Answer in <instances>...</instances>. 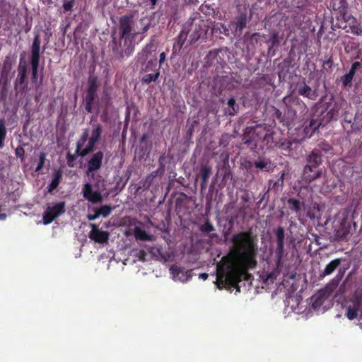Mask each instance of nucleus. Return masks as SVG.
Returning a JSON list of instances; mask_svg holds the SVG:
<instances>
[{
	"label": "nucleus",
	"mask_w": 362,
	"mask_h": 362,
	"mask_svg": "<svg viewBox=\"0 0 362 362\" xmlns=\"http://www.w3.org/2000/svg\"><path fill=\"white\" fill-rule=\"evenodd\" d=\"M98 102V93H91L86 92L85 97V110L87 112L91 113L93 112V107L94 103Z\"/></svg>",
	"instance_id": "17"
},
{
	"label": "nucleus",
	"mask_w": 362,
	"mask_h": 362,
	"mask_svg": "<svg viewBox=\"0 0 362 362\" xmlns=\"http://www.w3.org/2000/svg\"><path fill=\"white\" fill-rule=\"evenodd\" d=\"M304 136L310 138L314 134V131L312 130L308 124L305 125L303 129Z\"/></svg>",
	"instance_id": "49"
},
{
	"label": "nucleus",
	"mask_w": 362,
	"mask_h": 362,
	"mask_svg": "<svg viewBox=\"0 0 362 362\" xmlns=\"http://www.w3.org/2000/svg\"><path fill=\"white\" fill-rule=\"evenodd\" d=\"M197 28V30H194L197 33L194 35V38H199L200 36L204 33V30H202L201 28Z\"/></svg>",
	"instance_id": "56"
},
{
	"label": "nucleus",
	"mask_w": 362,
	"mask_h": 362,
	"mask_svg": "<svg viewBox=\"0 0 362 362\" xmlns=\"http://www.w3.org/2000/svg\"><path fill=\"white\" fill-rule=\"evenodd\" d=\"M113 207L110 205H103L100 207L94 209L93 214H88L87 219L88 221H94L97 219L100 216L104 218L107 217L112 211Z\"/></svg>",
	"instance_id": "14"
},
{
	"label": "nucleus",
	"mask_w": 362,
	"mask_h": 362,
	"mask_svg": "<svg viewBox=\"0 0 362 362\" xmlns=\"http://www.w3.org/2000/svg\"><path fill=\"white\" fill-rule=\"evenodd\" d=\"M279 76L280 78H285L286 77V74H284L282 71H279Z\"/></svg>",
	"instance_id": "63"
},
{
	"label": "nucleus",
	"mask_w": 362,
	"mask_h": 362,
	"mask_svg": "<svg viewBox=\"0 0 362 362\" xmlns=\"http://www.w3.org/2000/svg\"><path fill=\"white\" fill-rule=\"evenodd\" d=\"M361 67V63L359 62H355L352 64L351 67L348 74L344 75L341 78V81L344 88H346L352 81L353 78L356 74L357 69Z\"/></svg>",
	"instance_id": "16"
},
{
	"label": "nucleus",
	"mask_w": 362,
	"mask_h": 362,
	"mask_svg": "<svg viewBox=\"0 0 362 362\" xmlns=\"http://www.w3.org/2000/svg\"><path fill=\"white\" fill-rule=\"evenodd\" d=\"M266 124H258L247 127L244 131L242 141L254 152L262 150L263 140Z\"/></svg>",
	"instance_id": "3"
},
{
	"label": "nucleus",
	"mask_w": 362,
	"mask_h": 362,
	"mask_svg": "<svg viewBox=\"0 0 362 362\" xmlns=\"http://www.w3.org/2000/svg\"><path fill=\"white\" fill-rule=\"evenodd\" d=\"M230 109L228 110V115L233 116L236 115L239 110V105L235 103L234 98H230L227 103Z\"/></svg>",
	"instance_id": "36"
},
{
	"label": "nucleus",
	"mask_w": 362,
	"mask_h": 362,
	"mask_svg": "<svg viewBox=\"0 0 362 362\" xmlns=\"http://www.w3.org/2000/svg\"><path fill=\"white\" fill-rule=\"evenodd\" d=\"M212 168L208 164H202L198 176L201 177L202 182L200 184L201 189L203 190L206 187L209 177L211 175Z\"/></svg>",
	"instance_id": "15"
},
{
	"label": "nucleus",
	"mask_w": 362,
	"mask_h": 362,
	"mask_svg": "<svg viewBox=\"0 0 362 362\" xmlns=\"http://www.w3.org/2000/svg\"><path fill=\"white\" fill-rule=\"evenodd\" d=\"M37 69L38 67L32 66V79L33 81L37 79Z\"/></svg>",
	"instance_id": "55"
},
{
	"label": "nucleus",
	"mask_w": 362,
	"mask_h": 362,
	"mask_svg": "<svg viewBox=\"0 0 362 362\" xmlns=\"http://www.w3.org/2000/svg\"><path fill=\"white\" fill-rule=\"evenodd\" d=\"M98 141L96 140H94L93 139H88V144L83 149L81 148L80 151H76V153L81 157H84L86 155L92 153L94 151L95 148V145Z\"/></svg>",
	"instance_id": "20"
},
{
	"label": "nucleus",
	"mask_w": 362,
	"mask_h": 362,
	"mask_svg": "<svg viewBox=\"0 0 362 362\" xmlns=\"http://www.w3.org/2000/svg\"><path fill=\"white\" fill-rule=\"evenodd\" d=\"M292 141L287 139L286 138L282 137L278 139L276 148H279L282 151H284L285 154H288L292 151Z\"/></svg>",
	"instance_id": "21"
},
{
	"label": "nucleus",
	"mask_w": 362,
	"mask_h": 362,
	"mask_svg": "<svg viewBox=\"0 0 362 362\" xmlns=\"http://www.w3.org/2000/svg\"><path fill=\"white\" fill-rule=\"evenodd\" d=\"M231 241L233 262L217 266L216 284L220 289L233 287L239 290L238 283L242 277L257 266V239L250 230L234 234Z\"/></svg>",
	"instance_id": "1"
},
{
	"label": "nucleus",
	"mask_w": 362,
	"mask_h": 362,
	"mask_svg": "<svg viewBox=\"0 0 362 362\" xmlns=\"http://www.w3.org/2000/svg\"><path fill=\"white\" fill-rule=\"evenodd\" d=\"M348 303L346 317L350 320H353L357 317L362 319V290L357 291Z\"/></svg>",
	"instance_id": "4"
},
{
	"label": "nucleus",
	"mask_w": 362,
	"mask_h": 362,
	"mask_svg": "<svg viewBox=\"0 0 362 362\" xmlns=\"http://www.w3.org/2000/svg\"><path fill=\"white\" fill-rule=\"evenodd\" d=\"M265 195H266V193H264V194L262 196V197H261L260 200L257 202V204H260L262 202V201L264 199Z\"/></svg>",
	"instance_id": "64"
},
{
	"label": "nucleus",
	"mask_w": 362,
	"mask_h": 362,
	"mask_svg": "<svg viewBox=\"0 0 362 362\" xmlns=\"http://www.w3.org/2000/svg\"><path fill=\"white\" fill-rule=\"evenodd\" d=\"M341 264L340 259H334L331 261L329 264H327L324 269V271L320 274L321 276H325L331 274L334 272V271Z\"/></svg>",
	"instance_id": "22"
},
{
	"label": "nucleus",
	"mask_w": 362,
	"mask_h": 362,
	"mask_svg": "<svg viewBox=\"0 0 362 362\" xmlns=\"http://www.w3.org/2000/svg\"><path fill=\"white\" fill-rule=\"evenodd\" d=\"M27 144L24 143L22 145L18 146L15 150V155L17 158H20L21 162L25 160V150L23 146H26Z\"/></svg>",
	"instance_id": "40"
},
{
	"label": "nucleus",
	"mask_w": 362,
	"mask_h": 362,
	"mask_svg": "<svg viewBox=\"0 0 362 362\" xmlns=\"http://www.w3.org/2000/svg\"><path fill=\"white\" fill-rule=\"evenodd\" d=\"M235 219V217H233V216L226 218V221L228 223V227H230V228H233L234 226Z\"/></svg>",
	"instance_id": "53"
},
{
	"label": "nucleus",
	"mask_w": 362,
	"mask_h": 362,
	"mask_svg": "<svg viewBox=\"0 0 362 362\" xmlns=\"http://www.w3.org/2000/svg\"><path fill=\"white\" fill-rule=\"evenodd\" d=\"M306 164L303 167V174L305 181L310 183L322 176V169L320 166L323 160L319 150L313 149L305 158Z\"/></svg>",
	"instance_id": "2"
},
{
	"label": "nucleus",
	"mask_w": 362,
	"mask_h": 362,
	"mask_svg": "<svg viewBox=\"0 0 362 362\" xmlns=\"http://www.w3.org/2000/svg\"><path fill=\"white\" fill-rule=\"evenodd\" d=\"M314 149L319 150L320 154L322 156V153L333 154V147L327 141H321L319 143L316 148Z\"/></svg>",
	"instance_id": "26"
},
{
	"label": "nucleus",
	"mask_w": 362,
	"mask_h": 362,
	"mask_svg": "<svg viewBox=\"0 0 362 362\" xmlns=\"http://www.w3.org/2000/svg\"><path fill=\"white\" fill-rule=\"evenodd\" d=\"M274 131L269 126H267L266 124L264 134V136L262 137V149L264 147L271 149L275 148V147H276L278 139L274 137Z\"/></svg>",
	"instance_id": "10"
},
{
	"label": "nucleus",
	"mask_w": 362,
	"mask_h": 362,
	"mask_svg": "<svg viewBox=\"0 0 362 362\" xmlns=\"http://www.w3.org/2000/svg\"><path fill=\"white\" fill-rule=\"evenodd\" d=\"M102 133H103L102 124H100L99 123L93 124V129L91 132V136L90 138L99 141L101 138Z\"/></svg>",
	"instance_id": "29"
},
{
	"label": "nucleus",
	"mask_w": 362,
	"mask_h": 362,
	"mask_svg": "<svg viewBox=\"0 0 362 362\" xmlns=\"http://www.w3.org/2000/svg\"><path fill=\"white\" fill-rule=\"evenodd\" d=\"M74 3L72 1H68L64 3L63 8L65 11H71L73 8Z\"/></svg>",
	"instance_id": "51"
},
{
	"label": "nucleus",
	"mask_w": 362,
	"mask_h": 362,
	"mask_svg": "<svg viewBox=\"0 0 362 362\" xmlns=\"http://www.w3.org/2000/svg\"><path fill=\"white\" fill-rule=\"evenodd\" d=\"M348 233L346 232H341L339 230L337 231L336 235L339 240H343L346 238Z\"/></svg>",
	"instance_id": "52"
},
{
	"label": "nucleus",
	"mask_w": 362,
	"mask_h": 362,
	"mask_svg": "<svg viewBox=\"0 0 362 362\" xmlns=\"http://www.w3.org/2000/svg\"><path fill=\"white\" fill-rule=\"evenodd\" d=\"M134 236L136 239L140 240H152V235L148 234L146 230L139 227L134 229Z\"/></svg>",
	"instance_id": "28"
},
{
	"label": "nucleus",
	"mask_w": 362,
	"mask_h": 362,
	"mask_svg": "<svg viewBox=\"0 0 362 362\" xmlns=\"http://www.w3.org/2000/svg\"><path fill=\"white\" fill-rule=\"evenodd\" d=\"M82 194L83 198L92 204H99L103 200L101 193L99 191H93L91 184L88 182L83 185Z\"/></svg>",
	"instance_id": "9"
},
{
	"label": "nucleus",
	"mask_w": 362,
	"mask_h": 362,
	"mask_svg": "<svg viewBox=\"0 0 362 362\" xmlns=\"http://www.w3.org/2000/svg\"><path fill=\"white\" fill-rule=\"evenodd\" d=\"M308 125L310 126V129L314 131L315 133L320 127L321 122H317L315 119H311L309 122Z\"/></svg>",
	"instance_id": "47"
},
{
	"label": "nucleus",
	"mask_w": 362,
	"mask_h": 362,
	"mask_svg": "<svg viewBox=\"0 0 362 362\" xmlns=\"http://www.w3.org/2000/svg\"><path fill=\"white\" fill-rule=\"evenodd\" d=\"M120 32L122 37H134L138 35V30L135 29L134 21L132 17L123 16L119 20Z\"/></svg>",
	"instance_id": "7"
},
{
	"label": "nucleus",
	"mask_w": 362,
	"mask_h": 362,
	"mask_svg": "<svg viewBox=\"0 0 362 362\" xmlns=\"http://www.w3.org/2000/svg\"><path fill=\"white\" fill-rule=\"evenodd\" d=\"M276 239V247L275 250V262L277 267L283 264V259L285 255L284 240L285 230L282 226H279L274 230Z\"/></svg>",
	"instance_id": "5"
},
{
	"label": "nucleus",
	"mask_w": 362,
	"mask_h": 362,
	"mask_svg": "<svg viewBox=\"0 0 362 362\" xmlns=\"http://www.w3.org/2000/svg\"><path fill=\"white\" fill-rule=\"evenodd\" d=\"M296 90L298 95L311 100H315L318 97L317 90L312 89L305 81L297 84Z\"/></svg>",
	"instance_id": "12"
},
{
	"label": "nucleus",
	"mask_w": 362,
	"mask_h": 362,
	"mask_svg": "<svg viewBox=\"0 0 362 362\" xmlns=\"http://www.w3.org/2000/svg\"><path fill=\"white\" fill-rule=\"evenodd\" d=\"M62 179V171L59 169L52 175V180L47 187V192L51 193L57 188Z\"/></svg>",
	"instance_id": "18"
},
{
	"label": "nucleus",
	"mask_w": 362,
	"mask_h": 362,
	"mask_svg": "<svg viewBox=\"0 0 362 362\" xmlns=\"http://www.w3.org/2000/svg\"><path fill=\"white\" fill-rule=\"evenodd\" d=\"M340 108V105L338 104L337 103H335L333 105L332 107L327 112V116L329 117V118L330 119H337L339 115Z\"/></svg>",
	"instance_id": "37"
},
{
	"label": "nucleus",
	"mask_w": 362,
	"mask_h": 362,
	"mask_svg": "<svg viewBox=\"0 0 362 362\" xmlns=\"http://www.w3.org/2000/svg\"><path fill=\"white\" fill-rule=\"evenodd\" d=\"M46 159V153L45 152H40L39 155V162L35 169L36 172H39L44 166Z\"/></svg>",
	"instance_id": "44"
},
{
	"label": "nucleus",
	"mask_w": 362,
	"mask_h": 362,
	"mask_svg": "<svg viewBox=\"0 0 362 362\" xmlns=\"http://www.w3.org/2000/svg\"><path fill=\"white\" fill-rule=\"evenodd\" d=\"M27 74V65L25 63L23 64L21 62L18 67V74L15 83V87L22 86L25 83Z\"/></svg>",
	"instance_id": "19"
},
{
	"label": "nucleus",
	"mask_w": 362,
	"mask_h": 362,
	"mask_svg": "<svg viewBox=\"0 0 362 362\" xmlns=\"http://www.w3.org/2000/svg\"><path fill=\"white\" fill-rule=\"evenodd\" d=\"M209 277V274L206 273H202L199 275V278L202 279L203 280H206Z\"/></svg>",
	"instance_id": "61"
},
{
	"label": "nucleus",
	"mask_w": 362,
	"mask_h": 362,
	"mask_svg": "<svg viewBox=\"0 0 362 362\" xmlns=\"http://www.w3.org/2000/svg\"><path fill=\"white\" fill-rule=\"evenodd\" d=\"M248 207V206H246V205H244L243 206H241L240 209H239V212L240 214H243V218H245V209Z\"/></svg>",
	"instance_id": "59"
},
{
	"label": "nucleus",
	"mask_w": 362,
	"mask_h": 362,
	"mask_svg": "<svg viewBox=\"0 0 362 362\" xmlns=\"http://www.w3.org/2000/svg\"><path fill=\"white\" fill-rule=\"evenodd\" d=\"M273 117L277 119L280 123H282L284 126H288V122L285 120V117L283 115L281 110L274 107Z\"/></svg>",
	"instance_id": "38"
},
{
	"label": "nucleus",
	"mask_w": 362,
	"mask_h": 362,
	"mask_svg": "<svg viewBox=\"0 0 362 362\" xmlns=\"http://www.w3.org/2000/svg\"><path fill=\"white\" fill-rule=\"evenodd\" d=\"M90 226L91 230L88 234V237L90 240L100 244L107 243L108 242L110 238L109 232L102 230L95 223H90Z\"/></svg>",
	"instance_id": "8"
},
{
	"label": "nucleus",
	"mask_w": 362,
	"mask_h": 362,
	"mask_svg": "<svg viewBox=\"0 0 362 362\" xmlns=\"http://www.w3.org/2000/svg\"><path fill=\"white\" fill-rule=\"evenodd\" d=\"M147 254L145 250H139L136 254V257L139 258V260L144 262L146 261V257Z\"/></svg>",
	"instance_id": "50"
},
{
	"label": "nucleus",
	"mask_w": 362,
	"mask_h": 362,
	"mask_svg": "<svg viewBox=\"0 0 362 362\" xmlns=\"http://www.w3.org/2000/svg\"><path fill=\"white\" fill-rule=\"evenodd\" d=\"M135 29L137 30L138 35L145 33L149 28V22L146 18L141 19L138 22H134Z\"/></svg>",
	"instance_id": "27"
},
{
	"label": "nucleus",
	"mask_w": 362,
	"mask_h": 362,
	"mask_svg": "<svg viewBox=\"0 0 362 362\" xmlns=\"http://www.w3.org/2000/svg\"><path fill=\"white\" fill-rule=\"evenodd\" d=\"M242 200H243L245 202H247L249 201V197L247 194L241 197Z\"/></svg>",
	"instance_id": "62"
},
{
	"label": "nucleus",
	"mask_w": 362,
	"mask_h": 362,
	"mask_svg": "<svg viewBox=\"0 0 362 362\" xmlns=\"http://www.w3.org/2000/svg\"><path fill=\"white\" fill-rule=\"evenodd\" d=\"M160 76L159 70H156L155 73L145 74L142 78L141 82L143 84H149L151 82H156Z\"/></svg>",
	"instance_id": "32"
},
{
	"label": "nucleus",
	"mask_w": 362,
	"mask_h": 362,
	"mask_svg": "<svg viewBox=\"0 0 362 362\" xmlns=\"http://www.w3.org/2000/svg\"><path fill=\"white\" fill-rule=\"evenodd\" d=\"M89 131L88 129L83 130L82 134L81 135L79 139L76 142V151H80V149L83 148L86 142L88 139Z\"/></svg>",
	"instance_id": "33"
},
{
	"label": "nucleus",
	"mask_w": 362,
	"mask_h": 362,
	"mask_svg": "<svg viewBox=\"0 0 362 362\" xmlns=\"http://www.w3.org/2000/svg\"><path fill=\"white\" fill-rule=\"evenodd\" d=\"M271 162L269 159H259L255 160L253 165L258 169L262 170L269 171L270 168Z\"/></svg>",
	"instance_id": "31"
},
{
	"label": "nucleus",
	"mask_w": 362,
	"mask_h": 362,
	"mask_svg": "<svg viewBox=\"0 0 362 362\" xmlns=\"http://www.w3.org/2000/svg\"><path fill=\"white\" fill-rule=\"evenodd\" d=\"M6 133L5 120L4 119H0V148L4 147Z\"/></svg>",
	"instance_id": "34"
},
{
	"label": "nucleus",
	"mask_w": 362,
	"mask_h": 362,
	"mask_svg": "<svg viewBox=\"0 0 362 362\" xmlns=\"http://www.w3.org/2000/svg\"><path fill=\"white\" fill-rule=\"evenodd\" d=\"M65 212V202L57 203L52 206H48L43 214V223L48 225L55 218Z\"/></svg>",
	"instance_id": "6"
},
{
	"label": "nucleus",
	"mask_w": 362,
	"mask_h": 362,
	"mask_svg": "<svg viewBox=\"0 0 362 362\" xmlns=\"http://www.w3.org/2000/svg\"><path fill=\"white\" fill-rule=\"evenodd\" d=\"M100 119L103 122H106L107 119V112L105 111L102 113V115H100Z\"/></svg>",
	"instance_id": "60"
},
{
	"label": "nucleus",
	"mask_w": 362,
	"mask_h": 362,
	"mask_svg": "<svg viewBox=\"0 0 362 362\" xmlns=\"http://www.w3.org/2000/svg\"><path fill=\"white\" fill-rule=\"evenodd\" d=\"M104 153L99 151L94 153L87 163V172L92 173L99 170L103 164Z\"/></svg>",
	"instance_id": "11"
},
{
	"label": "nucleus",
	"mask_w": 362,
	"mask_h": 362,
	"mask_svg": "<svg viewBox=\"0 0 362 362\" xmlns=\"http://www.w3.org/2000/svg\"><path fill=\"white\" fill-rule=\"evenodd\" d=\"M293 103L296 105H298L300 110V112L302 114H306L308 112V107L306 106V105L304 103V102H303L301 100H300L299 98H297L296 100H293Z\"/></svg>",
	"instance_id": "43"
},
{
	"label": "nucleus",
	"mask_w": 362,
	"mask_h": 362,
	"mask_svg": "<svg viewBox=\"0 0 362 362\" xmlns=\"http://www.w3.org/2000/svg\"><path fill=\"white\" fill-rule=\"evenodd\" d=\"M199 230L202 233H210L211 231H214L215 230L214 226L211 223L209 220H206L204 224H202Z\"/></svg>",
	"instance_id": "41"
},
{
	"label": "nucleus",
	"mask_w": 362,
	"mask_h": 362,
	"mask_svg": "<svg viewBox=\"0 0 362 362\" xmlns=\"http://www.w3.org/2000/svg\"><path fill=\"white\" fill-rule=\"evenodd\" d=\"M287 203L291 210L295 212H298L300 211L302 204L299 200L294 198H289L287 200Z\"/></svg>",
	"instance_id": "35"
},
{
	"label": "nucleus",
	"mask_w": 362,
	"mask_h": 362,
	"mask_svg": "<svg viewBox=\"0 0 362 362\" xmlns=\"http://www.w3.org/2000/svg\"><path fill=\"white\" fill-rule=\"evenodd\" d=\"M170 271L174 279H177L182 282L187 281L191 273L190 270L185 271L184 268L175 265L170 267Z\"/></svg>",
	"instance_id": "13"
},
{
	"label": "nucleus",
	"mask_w": 362,
	"mask_h": 362,
	"mask_svg": "<svg viewBox=\"0 0 362 362\" xmlns=\"http://www.w3.org/2000/svg\"><path fill=\"white\" fill-rule=\"evenodd\" d=\"M123 47H112V53L117 58H123L125 56H129L134 52V47H127L124 51V54L122 53V48Z\"/></svg>",
	"instance_id": "24"
},
{
	"label": "nucleus",
	"mask_w": 362,
	"mask_h": 362,
	"mask_svg": "<svg viewBox=\"0 0 362 362\" xmlns=\"http://www.w3.org/2000/svg\"><path fill=\"white\" fill-rule=\"evenodd\" d=\"M67 159V165L69 167L73 168L74 166V161L76 160V158L75 156L72 155L70 153H67L66 156Z\"/></svg>",
	"instance_id": "48"
},
{
	"label": "nucleus",
	"mask_w": 362,
	"mask_h": 362,
	"mask_svg": "<svg viewBox=\"0 0 362 362\" xmlns=\"http://www.w3.org/2000/svg\"><path fill=\"white\" fill-rule=\"evenodd\" d=\"M165 57H166L165 52H161L160 54V56H159V64H160V66H161V64L165 62Z\"/></svg>",
	"instance_id": "57"
},
{
	"label": "nucleus",
	"mask_w": 362,
	"mask_h": 362,
	"mask_svg": "<svg viewBox=\"0 0 362 362\" xmlns=\"http://www.w3.org/2000/svg\"><path fill=\"white\" fill-rule=\"evenodd\" d=\"M99 88L98 77L90 75L88 78V88L86 92L91 93H97Z\"/></svg>",
	"instance_id": "23"
},
{
	"label": "nucleus",
	"mask_w": 362,
	"mask_h": 362,
	"mask_svg": "<svg viewBox=\"0 0 362 362\" xmlns=\"http://www.w3.org/2000/svg\"><path fill=\"white\" fill-rule=\"evenodd\" d=\"M284 171L281 172L276 181L274 182L272 180H269V187L276 192L279 191L284 186Z\"/></svg>",
	"instance_id": "25"
},
{
	"label": "nucleus",
	"mask_w": 362,
	"mask_h": 362,
	"mask_svg": "<svg viewBox=\"0 0 362 362\" xmlns=\"http://www.w3.org/2000/svg\"><path fill=\"white\" fill-rule=\"evenodd\" d=\"M233 228L228 227L227 228L225 227L223 230V235L225 238H227L228 235L230 234Z\"/></svg>",
	"instance_id": "54"
},
{
	"label": "nucleus",
	"mask_w": 362,
	"mask_h": 362,
	"mask_svg": "<svg viewBox=\"0 0 362 362\" xmlns=\"http://www.w3.org/2000/svg\"><path fill=\"white\" fill-rule=\"evenodd\" d=\"M199 23H200V21H199V20H198V19H195V20H194V21H193V23H192V27L193 28H194V30H197V27L200 28V24H199Z\"/></svg>",
	"instance_id": "58"
},
{
	"label": "nucleus",
	"mask_w": 362,
	"mask_h": 362,
	"mask_svg": "<svg viewBox=\"0 0 362 362\" xmlns=\"http://www.w3.org/2000/svg\"><path fill=\"white\" fill-rule=\"evenodd\" d=\"M40 47H32L31 66L38 67Z\"/></svg>",
	"instance_id": "30"
},
{
	"label": "nucleus",
	"mask_w": 362,
	"mask_h": 362,
	"mask_svg": "<svg viewBox=\"0 0 362 362\" xmlns=\"http://www.w3.org/2000/svg\"><path fill=\"white\" fill-rule=\"evenodd\" d=\"M246 15H241L238 18L235 25V32H241L246 25Z\"/></svg>",
	"instance_id": "39"
},
{
	"label": "nucleus",
	"mask_w": 362,
	"mask_h": 362,
	"mask_svg": "<svg viewBox=\"0 0 362 362\" xmlns=\"http://www.w3.org/2000/svg\"><path fill=\"white\" fill-rule=\"evenodd\" d=\"M268 41L266 40L264 36H260L259 34H255L252 37L251 43H267Z\"/></svg>",
	"instance_id": "45"
},
{
	"label": "nucleus",
	"mask_w": 362,
	"mask_h": 362,
	"mask_svg": "<svg viewBox=\"0 0 362 362\" xmlns=\"http://www.w3.org/2000/svg\"><path fill=\"white\" fill-rule=\"evenodd\" d=\"M156 70H159V69L156 68V63L153 62L152 60H149L146 63V64L144 69V72H149V71L156 72Z\"/></svg>",
	"instance_id": "42"
},
{
	"label": "nucleus",
	"mask_w": 362,
	"mask_h": 362,
	"mask_svg": "<svg viewBox=\"0 0 362 362\" xmlns=\"http://www.w3.org/2000/svg\"><path fill=\"white\" fill-rule=\"evenodd\" d=\"M325 298L322 293H319L315 296V300L313 302V306L319 307L322 305L324 302Z\"/></svg>",
	"instance_id": "46"
}]
</instances>
